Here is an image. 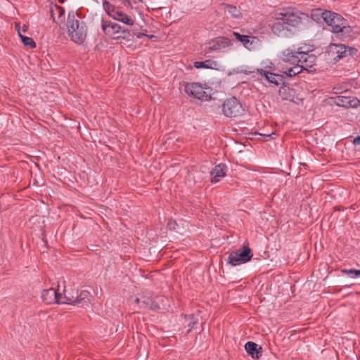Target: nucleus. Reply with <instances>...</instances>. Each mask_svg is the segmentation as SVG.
Listing matches in <instances>:
<instances>
[{"mask_svg": "<svg viewBox=\"0 0 360 360\" xmlns=\"http://www.w3.org/2000/svg\"><path fill=\"white\" fill-rule=\"evenodd\" d=\"M274 18L278 21L272 23L271 32L279 37H288L309 17L307 14L295 8L284 7L276 11Z\"/></svg>", "mask_w": 360, "mask_h": 360, "instance_id": "nucleus-1", "label": "nucleus"}, {"mask_svg": "<svg viewBox=\"0 0 360 360\" xmlns=\"http://www.w3.org/2000/svg\"><path fill=\"white\" fill-rule=\"evenodd\" d=\"M67 28L68 35L72 41L81 44L87 35V27L86 23L76 16L75 13H69L67 19Z\"/></svg>", "mask_w": 360, "mask_h": 360, "instance_id": "nucleus-2", "label": "nucleus"}, {"mask_svg": "<svg viewBox=\"0 0 360 360\" xmlns=\"http://www.w3.org/2000/svg\"><path fill=\"white\" fill-rule=\"evenodd\" d=\"M102 29L106 35L117 39H127L129 37H134L136 34V30H139L140 26H134L131 29H125L120 25L110 21L102 20Z\"/></svg>", "mask_w": 360, "mask_h": 360, "instance_id": "nucleus-3", "label": "nucleus"}, {"mask_svg": "<svg viewBox=\"0 0 360 360\" xmlns=\"http://www.w3.org/2000/svg\"><path fill=\"white\" fill-rule=\"evenodd\" d=\"M184 91L188 96L201 101H209L211 98L212 89L199 83H188L185 85Z\"/></svg>", "mask_w": 360, "mask_h": 360, "instance_id": "nucleus-4", "label": "nucleus"}, {"mask_svg": "<svg viewBox=\"0 0 360 360\" xmlns=\"http://www.w3.org/2000/svg\"><path fill=\"white\" fill-rule=\"evenodd\" d=\"M245 111L242 104L236 97H231L224 101L222 105L223 114L227 117L241 116Z\"/></svg>", "mask_w": 360, "mask_h": 360, "instance_id": "nucleus-5", "label": "nucleus"}, {"mask_svg": "<svg viewBox=\"0 0 360 360\" xmlns=\"http://www.w3.org/2000/svg\"><path fill=\"white\" fill-rule=\"evenodd\" d=\"M252 256L251 249L248 246H244L242 249L230 253L227 262L232 266H237L250 261Z\"/></svg>", "mask_w": 360, "mask_h": 360, "instance_id": "nucleus-6", "label": "nucleus"}, {"mask_svg": "<svg viewBox=\"0 0 360 360\" xmlns=\"http://www.w3.org/2000/svg\"><path fill=\"white\" fill-rule=\"evenodd\" d=\"M357 49L352 48L344 44H331L328 51L333 60L338 61L340 59L352 56L356 53Z\"/></svg>", "mask_w": 360, "mask_h": 360, "instance_id": "nucleus-7", "label": "nucleus"}, {"mask_svg": "<svg viewBox=\"0 0 360 360\" xmlns=\"http://www.w3.org/2000/svg\"><path fill=\"white\" fill-rule=\"evenodd\" d=\"M309 50L304 51L303 47L297 49V64H299L304 70L311 72V68L316 63V57L314 54L309 53Z\"/></svg>", "mask_w": 360, "mask_h": 360, "instance_id": "nucleus-8", "label": "nucleus"}, {"mask_svg": "<svg viewBox=\"0 0 360 360\" xmlns=\"http://www.w3.org/2000/svg\"><path fill=\"white\" fill-rule=\"evenodd\" d=\"M323 21L327 24V25L331 27L330 31L335 34L338 30H340V26L345 23V20L338 13L330 11H326Z\"/></svg>", "mask_w": 360, "mask_h": 360, "instance_id": "nucleus-9", "label": "nucleus"}, {"mask_svg": "<svg viewBox=\"0 0 360 360\" xmlns=\"http://www.w3.org/2000/svg\"><path fill=\"white\" fill-rule=\"evenodd\" d=\"M232 45L231 40L225 37H218L207 44V53L217 51Z\"/></svg>", "mask_w": 360, "mask_h": 360, "instance_id": "nucleus-10", "label": "nucleus"}, {"mask_svg": "<svg viewBox=\"0 0 360 360\" xmlns=\"http://www.w3.org/2000/svg\"><path fill=\"white\" fill-rule=\"evenodd\" d=\"M161 300H162V297H158L156 300H154L150 297L143 296L136 298L135 302L139 304L141 308L158 310L160 308L158 302Z\"/></svg>", "mask_w": 360, "mask_h": 360, "instance_id": "nucleus-11", "label": "nucleus"}, {"mask_svg": "<svg viewBox=\"0 0 360 360\" xmlns=\"http://www.w3.org/2000/svg\"><path fill=\"white\" fill-rule=\"evenodd\" d=\"M334 102L337 105L345 108H356L360 105V101L352 96H338Z\"/></svg>", "mask_w": 360, "mask_h": 360, "instance_id": "nucleus-12", "label": "nucleus"}, {"mask_svg": "<svg viewBox=\"0 0 360 360\" xmlns=\"http://www.w3.org/2000/svg\"><path fill=\"white\" fill-rule=\"evenodd\" d=\"M41 299L44 302L47 304L53 303H60L62 295L61 294L56 292L55 288H50L47 290H44L41 294Z\"/></svg>", "mask_w": 360, "mask_h": 360, "instance_id": "nucleus-13", "label": "nucleus"}, {"mask_svg": "<svg viewBox=\"0 0 360 360\" xmlns=\"http://www.w3.org/2000/svg\"><path fill=\"white\" fill-rule=\"evenodd\" d=\"M257 72L264 77L269 83L278 86L283 83V77L281 75L270 72L263 69H257Z\"/></svg>", "mask_w": 360, "mask_h": 360, "instance_id": "nucleus-14", "label": "nucleus"}, {"mask_svg": "<svg viewBox=\"0 0 360 360\" xmlns=\"http://www.w3.org/2000/svg\"><path fill=\"white\" fill-rule=\"evenodd\" d=\"M226 166L224 164L216 165L211 171V182L214 184L219 182L221 178L226 176Z\"/></svg>", "mask_w": 360, "mask_h": 360, "instance_id": "nucleus-15", "label": "nucleus"}, {"mask_svg": "<svg viewBox=\"0 0 360 360\" xmlns=\"http://www.w3.org/2000/svg\"><path fill=\"white\" fill-rule=\"evenodd\" d=\"M245 349L252 359H259L262 356V347L253 342H248L245 345Z\"/></svg>", "mask_w": 360, "mask_h": 360, "instance_id": "nucleus-16", "label": "nucleus"}, {"mask_svg": "<svg viewBox=\"0 0 360 360\" xmlns=\"http://www.w3.org/2000/svg\"><path fill=\"white\" fill-rule=\"evenodd\" d=\"M111 17L122 23H124L128 25L131 26H139L138 25H134L133 19L127 15L126 13H123L122 11H119L118 9H116V11H112V13L111 15Z\"/></svg>", "mask_w": 360, "mask_h": 360, "instance_id": "nucleus-17", "label": "nucleus"}, {"mask_svg": "<svg viewBox=\"0 0 360 360\" xmlns=\"http://www.w3.org/2000/svg\"><path fill=\"white\" fill-rule=\"evenodd\" d=\"M77 299H76L75 305H78L82 307L89 306L91 295L88 290H82L79 293L77 291Z\"/></svg>", "mask_w": 360, "mask_h": 360, "instance_id": "nucleus-18", "label": "nucleus"}, {"mask_svg": "<svg viewBox=\"0 0 360 360\" xmlns=\"http://www.w3.org/2000/svg\"><path fill=\"white\" fill-rule=\"evenodd\" d=\"M281 58L287 63L295 64L298 60L297 49H287L281 53Z\"/></svg>", "mask_w": 360, "mask_h": 360, "instance_id": "nucleus-19", "label": "nucleus"}, {"mask_svg": "<svg viewBox=\"0 0 360 360\" xmlns=\"http://www.w3.org/2000/svg\"><path fill=\"white\" fill-rule=\"evenodd\" d=\"M220 8L225 13H229L232 18H240L242 17L240 11L233 5L222 4L220 6Z\"/></svg>", "mask_w": 360, "mask_h": 360, "instance_id": "nucleus-20", "label": "nucleus"}, {"mask_svg": "<svg viewBox=\"0 0 360 360\" xmlns=\"http://www.w3.org/2000/svg\"><path fill=\"white\" fill-rule=\"evenodd\" d=\"M233 34L235 36L236 39L240 41L243 45L249 50L254 49V41L256 38L252 37V40L250 39V37L247 35H243L238 32H233Z\"/></svg>", "mask_w": 360, "mask_h": 360, "instance_id": "nucleus-21", "label": "nucleus"}, {"mask_svg": "<svg viewBox=\"0 0 360 360\" xmlns=\"http://www.w3.org/2000/svg\"><path fill=\"white\" fill-rule=\"evenodd\" d=\"M335 34L337 37L343 40L345 39L352 38L353 37V28L350 26L345 25L344 23L340 26V30H338Z\"/></svg>", "mask_w": 360, "mask_h": 360, "instance_id": "nucleus-22", "label": "nucleus"}, {"mask_svg": "<svg viewBox=\"0 0 360 360\" xmlns=\"http://www.w3.org/2000/svg\"><path fill=\"white\" fill-rule=\"evenodd\" d=\"M194 67L197 69H217L218 63L213 60H205V61H196L194 63Z\"/></svg>", "mask_w": 360, "mask_h": 360, "instance_id": "nucleus-23", "label": "nucleus"}, {"mask_svg": "<svg viewBox=\"0 0 360 360\" xmlns=\"http://www.w3.org/2000/svg\"><path fill=\"white\" fill-rule=\"evenodd\" d=\"M198 323V320L195 319L193 314L184 315L182 324L185 325V327H187V333H189L192 329H193L195 325Z\"/></svg>", "mask_w": 360, "mask_h": 360, "instance_id": "nucleus-24", "label": "nucleus"}, {"mask_svg": "<svg viewBox=\"0 0 360 360\" xmlns=\"http://www.w3.org/2000/svg\"><path fill=\"white\" fill-rule=\"evenodd\" d=\"M64 298L65 299V301L61 300L60 303H70L75 305L76 299H77V291H75L74 290H72L71 291L64 290Z\"/></svg>", "mask_w": 360, "mask_h": 360, "instance_id": "nucleus-25", "label": "nucleus"}, {"mask_svg": "<svg viewBox=\"0 0 360 360\" xmlns=\"http://www.w3.org/2000/svg\"><path fill=\"white\" fill-rule=\"evenodd\" d=\"M51 17L53 20L58 22L62 20L61 18L65 13V11L63 7L56 5L54 8L51 11Z\"/></svg>", "mask_w": 360, "mask_h": 360, "instance_id": "nucleus-26", "label": "nucleus"}, {"mask_svg": "<svg viewBox=\"0 0 360 360\" xmlns=\"http://www.w3.org/2000/svg\"><path fill=\"white\" fill-rule=\"evenodd\" d=\"M296 65L293 66L292 68H286L285 70L283 71V72L288 77H293L295 76L300 72H302L303 70H304L299 64L295 63Z\"/></svg>", "mask_w": 360, "mask_h": 360, "instance_id": "nucleus-27", "label": "nucleus"}, {"mask_svg": "<svg viewBox=\"0 0 360 360\" xmlns=\"http://www.w3.org/2000/svg\"><path fill=\"white\" fill-rule=\"evenodd\" d=\"M326 11L327 10L323 11L321 8L312 9L311 13V19L316 22H319L321 19L324 20Z\"/></svg>", "mask_w": 360, "mask_h": 360, "instance_id": "nucleus-28", "label": "nucleus"}, {"mask_svg": "<svg viewBox=\"0 0 360 360\" xmlns=\"http://www.w3.org/2000/svg\"><path fill=\"white\" fill-rule=\"evenodd\" d=\"M21 40L25 46H27L30 49H34L36 47V43L31 37L22 36Z\"/></svg>", "mask_w": 360, "mask_h": 360, "instance_id": "nucleus-29", "label": "nucleus"}, {"mask_svg": "<svg viewBox=\"0 0 360 360\" xmlns=\"http://www.w3.org/2000/svg\"><path fill=\"white\" fill-rule=\"evenodd\" d=\"M341 272L344 274L351 275L352 278L360 276V269L358 270V269H341Z\"/></svg>", "mask_w": 360, "mask_h": 360, "instance_id": "nucleus-30", "label": "nucleus"}, {"mask_svg": "<svg viewBox=\"0 0 360 360\" xmlns=\"http://www.w3.org/2000/svg\"><path fill=\"white\" fill-rule=\"evenodd\" d=\"M103 6L107 13L111 17V15L112 13V11H116V8L112 6L111 4H110L107 0H103Z\"/></svg>", "mask_w": 360, "mask_h": 360, "instance_id": "nucleus-31", "label": "nucleus"}, {"mask_svg": "<svg viewBox=\"0 0 360 360\" xmlns=\"http://www.w3.org/2000/svg\"><path fill=\"white\" fill-rule=\"evenodd\" d=\"M138 31H139V30H136V34H134V36H136V38H138V39H141L143 37H146L149 39H153V38L155 37V36H154V35L146 34L145 33L146 32V30H144L143 32H139Z\"/></svg>", "mask_w": 360, "mask_h": 360, "instance_id": "nucleus-32", "label": "nucleus"}, {"mask_svg": "<svg viewBox=\"0 0 360 360\" xmlns=\"http://www.w3.org/2000/svg\"><path fill=\"white\" fill-rule=\"evenodd\" d=\"M177 226L178 224L175 220L169 219L167 222V226L171 230L176 229Z\"/></svg>", "mask_w": 360, "mask_h": 360, "instance_id": "nucleus-33", "label": "nucleus"}, {"mask_svg": "<svg viewBox=\"0 0 360 360\" xmlns=\"http://www.w3.org/2000/svg\"><path fill=\"white\" fill-rule=\"evenodd\" d=\"M258 134L262 136L271 137L272 139H274V136L275 135V133L274 132H271V133H269V134H262V132H259Z\"/></svg>", "mask_w": 360, "mask_h": 360, "instance_id": "nucleus-34", "label": "nucleus"}, {"mask_svg": "<svg viewBox=\"0 0 360 360\" xmlns=\"http://www.w3.org/2000/svg\"><path fill=\"white\" fill-rule=\"evenodd\" d=\"M353 143L355 146H360V136H356L353 140Z\"/></svg>", "mask_w": 360, "mask_h": 360, "instance_id": "nucleus-35", "label": "nucleus"}, {"mask_svg": "<svg viewBox=\"0 0 360 360\" xmlns=\"http://www.w3.org/2000/svg\"><path fill=\"white\" fill-rule=\"evenodd\" d=\"M15 28H16V30H17V31H18V33L19 37L21 38V37H22V36H23V35H22V34H21V32H20V25H15Z\"/></svg>", "mask_w": 360, "mask_h": 360, "instance_id": "nucleus-36", "label": "nucleus"}, {"mask_svg": "<svg viewBox=\"0 0 360 360\" xmlns=\"http://www.w3.org/2000/svg\"><path fill=\"white\" fill-rule=\"evenodd\" d=\"M122 3L125 6H129L130 1L129 0H121Z\"/></svg>", "mask_w": 360, "mask_h": 360, "instance_id": "nucleus-37", "label": "nucleus"}, {"mask_svg": "<svg viewBox=\"0 0 360 360\" xmlns=\"http://www.w3.org/2000/svg\"><path fill=\"white\" fill-rule=\"evenodd\" d=\"M353 285H354L353 283H352V284L347 283V284L343 285V288H351Z\"/></svg>", "mask_w": 360, "mask_h": 360, "instance_id": "nucleus-38", "label": "nucleus"}, {"mask_svg": "<svg viewBox=\"0 0 360 360\" xmlns=\"http://www.w3.org/2000/svg\"><path fill=\"white\" fill-rule=\"evenodd\" d=\"M22 30H23V32H26V30H27V26L26 25L23 26Z\"/></svg>", "mask_w": 360, "mask_h": 360, "instance_id": "nucleus-39", "label": "nucleus"}, {"mask_svg": "<svg viewBox=\"0 0 360 360\" xmlns=\"http://www.w3.org/2000/svg\"><path fill=\"white\" fill-rule=\"evenodd\" d=\"M139 1H141V2H143V0H139Z\"/></svg>", "mask_w": 360, "mask_h": 360, "instance_id": "nucleus-40", "label": "nucleus"}]
</instances>
